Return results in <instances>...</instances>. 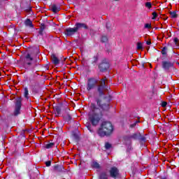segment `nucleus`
I'll return each instance as SVG.
<instances>
[{
  "label": "nucleus",
  "mask_w": 179,
  "mask_h": 179,
  "mask_svg": "<svg viewBox=\"0 0 179 179\" xmlns=\"http://www.w3.org/2000/svg\"><path fill=\"white\" fill-rule=\"evenodd\" d=\"M61 111H62L61 107L56 106L55 108V115H61Z\"/></svg>",
  "instance_id": "nucleus-14"
},
{
  "label": "nucleus",
  "mask_w": 179,
  "mask_h": 179,
  "mask_svg": "<svg viewBox=\"0 0 179 179\" xmlns=\"http://www.w3.org/2000/svg\"><path fill=\"white\" fill-rule=\"evenodd\" d=\"M138 139H140V141H143V142H145V141H146V138H145V137H141V136H139V138Z\"/></svg>",
  "instance_id": "nucleus-34"
},
{
  "label": "nucleus",
  "mask_w": 179,
  "mask_h": 179,
  "mask_svg": "<svg viewBox=\"0 0 179 179\" xmlns=\"http://www.w3.org/2000/svg\"><path fill=\"white\" fill-rule=\"evenodd\" d=\"M99 179H108L107 177V173H101V175L99 176Z\"/></svg>",
  "instance_id": "nucleus-20"
},
{
  "label": "nucleus",
  "mask_w": 179,
  "mask_h": 179,
  "mask_svg": "<svg viewBox=\"0 0 179 179\" xmlns=\"http://www.w3.org/2000/svg\"><path fill=\"white\" fill-rule=\"evenodd\" d=\"M51 59L52 62H53L55 65H58V64H59V59H58V57L55 56V55H52Z\"/></svg>",
  "instance_id": "nucleus-13"
},
{
  "label": "nucleus",
  "mask_w": 179,
  "mask_h": 179,
  "mask_svg": "<svg viewBox=\"0 0 179 179\" xmlns=\"http://www.w3.org/2000/svg\"><path fill=\"white\" fill-rule=\"evenodd\" d=\"M138 122H139L136 121L134 123L131 124L130 125L131 128H134V127H136V124H138Z\"/></svg>",
  "instance_id": "nucleus-29"
},
{
  "label": "nucleus",
  "mask_w": 179,
  "mask_h": 179,
  "mask_svg": "<svg viewBox=\"0 0 179 179\" xmlns=\"http://www.w3.org/2000/svg\"><path fill=\"white\" fill-rule=\"evenodd\" d=\"M152 20H155L156 19V17H157V13L156 12H153L152 13Z\"/></svg>",
  "instance_id": "nucleus-28"
},
{
  "label": "nucleus",
  "mask_w": 179,
  "mask_h": 179,
  "mask_svg": "<svg viewBox=\"0 0 179 179\" xmlns=\"http://www.w3.org/2000/svg\"><path fill=\"white\" fill-rule=\"evenodd\" d=\"M99 82V80L91 78H89L87 83V92H90L91 90H93L97 87V83Z\"/></svg>",
  "instance_id": "nucleus-4"
},
{
  "label": "nucleus",
  "mask_w": 179,
  "mask_h": 179,
  "mask_svg": "<svg viewBox=\"0 0 179 179\" xmlns=\"http://www.w3.org/2000/svg\"><path fill=\"white\" fill-rule=\"evenodd\" d=\"M113 131H114V128L111 122H103L98 130V135H99V136H108V135L113 134Z\"/></svg>",
  "instance_id": "nucleus-2"
},
{
  "label": "nucleus",
  "mask_w": 179,
  "mask_h": 179,
  "mask_svg": "<svg viewBox=\"0 0 179 179\" xmlns=\"http://www.w3.org/2000/svg\"><path fill=\"white\" fill-rule=\"evenodd\" d=\"M170 15L171 17H173V18L177 17V13H176L175 11L171 12Z\"/></svg>",
  "instance_id": "nucleus-24"
},
{
  "label": "nucleus",
  "mask_w": 179,
  "mask_h": 179,
  "mask_svg": "<svg viewBox=\"0 0 179 179\" xmlns=\"http://www.w3.org/2000/svg\"><path fill=\"white\" fill-rule=\"evenodd\" d=\"M166 106H167V102H162V107H166Z\"/></svg>",
  "instance_id": "nucleus-35"
},
{
  "label": "nucleus",
  "mask_w": 179,
  "mask_h": 179,
  "mask_svg": "<svg viewBox=\"0 0 179 179\" xmlns=\"http://www.w3.org/2000/svg\"><path fill=\"white\" fill-rule=\"evenodd\" d=\"M139 136H141V134H134L133 135L130 136V138H131V139H139Z\"/></svg>",
  "instance_id": "nucleus-19"
},
{
  "label": "nucleus",
  "mask_w": 179,
  "mask_h": 179,
  "mask_svg": "<svg viewBox=\"0 0 179 179\" xmlns=\"http://www.w3.org/2000/svg\"><path fill=\"white\" fill-rule=\"evenodd\" d=\"M31 61H33V57L28 53L24 58L21 59L20 64L23 68L28 69L31 65Z\"/></svg>",
  "instance_id": "nucleus-3"
},
{
  "label": "nucleus",
  "mask_w": 179,
  "mask_h": 179,
  "mask_svg": "<svg viewBox=\"0 0 179 179\" xmlns=\"http://www.w3.org/2000/svg\"><path fill=\"white\" fill-rule=\"evenodd\" d=\"M110 177L116 178V177H118V174H120V171H118V169L115 166L112 167L110 171Z\"/></svg>",
  "instance_id": "nucleus-7"
},
{
  "label": "nucleus",
  "mask_w": 179,
  "mask_h": 179,
  "mask_svg": "<svg viewBox=\"0 0 179 179\" xmlns=\"http://www.w3.org/2000/svg\"><path fill=\"white\" fill-rule=\"evenodd\" d=\"M144 27H145V29H152V24L147 23L145 24Z\"/></svg>",
  "instance_id": "nucleus-26"
},
{
  "label": "nucleus",
  "mask_w": 179,
  "mask_h": 179,
  "mask_svg": "<svg viewBox=\"0 0 179 179\" xmlns=\"http://www.w3.org/2000/svg\"><path fill=\"white\" fill-rule=\"evenodd\" d=\"M137 49L138 50H142V43H138L137 44Z\"/></svg>",
  "instance_id": "nucleus-30"
},
{
  "label": "nucleus",
  "mask_w": 179,
  "mask_h": 179,
  "mask_svg": "<svg viewBox=\"0 0 179 179\" xmlns=\"http://www.w3.org/2000/svg\"><path fill=\"white\" fill-rule=\"evenodd\" d=\"M108 40V38L106 36H103L101 38L102 43H107Z\"/></svg>",
  "instance_id": "nucleus-23"
},
{
  "label": "nucleus",
  "mask_w": 179,
  "mask_h": 179,
  "mask_svg": "<svg viewBox=\"0 0 179 179\" xmlns=\"http://www.w3.org/2000/svg\"><path fill=\"white\" fill-rule=\"evenodd\" d=\"M54 146H55V143H48L45 144V148L46 149H51V148H52Z\"/></svg>",
  "instance_id": "nucleus-17"
},
{
  "label": "nucleus",
  "mask_w": 179,
  "mask_h": 179,
  "mask_svg": "<svg viewBox=\"0 0 179 179\" xmlns=\"http://www.w3.org/2000/svg\"><path fill=\"white\" fill-rule=\"evenodd\" d=\"M69 120H71V115H68Z\"/></svg>",
  "instance_id": "nucleus-37"
},
{
  "label": "nucleus",
  "mask_w": 179,
  "mask_h": 179,
  "mask_svg": "<svg viewBox=\"0 0 179 179\" xmlns=\"http://www.w3.org/2000/svg\"><path fill=\"white\" fill-rule=\"evenodd\" d=\"M111 148V144H110L109 143H106L105 144V148L108 150Z\"/></svg>",
  "instance_id": "nucleus-27"
},
{
  "label": "nucleus",
  "mask_w": 179,
  "mask_h": 179,
  "mask_svg": "<svg viewBox=\"0 0 179 179\" xmlns=\"http://www.w3.org/2000/svg\"><path fill=\"white\" fill-rule=\"evenodd\" d=\"M174 64L170 61H163L162 62V68L165 71H169L170 68H173Z\"/></svg>",
  "instance_id": "nucleus-6"
},
{
  "label": "nucleus",
  "mask_w": 179,
  "mask_h": 179,
  "mask_svg": "<svg viewBox=\"0 0 179 179\" xmlns=\"http://www.w3.org/2000/svg\"><path fill=\"white\" fill-rule=\"evenodd\" d=\"M109 67L110 64H108V63L104 62L101 63L99 66L101 72H104V71H107V69H108Z\"/></svg>",
  "instance_id": "nucleus-9"
},
{
  "label": "nucleus",
  "mask_w": 179,
  "mask_h": 179,
  "mask_svg": "<svg viewBox=\"0 0 179 179\" xmlns=\"http://www.w3.org/2000/svg\"><path fill=\"white\" fill-rule=\"evenodd\" d=\"M51 10L54 13H58V12L61 10V6L59 5L53 4L51 6Z\"/></svg>",
  "instance_id": "nucleus-10"
},
{
  "label": "nucleus",
  "mask_w": 179,
  "mask_h": 179,
  "mask_svg": "<svg viewBox=\"0 0 179 179\" xmlns=\"http://www.w3.org/2000/svg\"><path fill=\"white\" fill-rule=\"evenodd\" d=\"M104 90H108V87L105 88L101 85L98 86V92H99V96H104Z\"/></svg>",
  "instance_id": "nucleus-11"
},
{
  "label": "nucleus",
  "mask_w": 179,
  "mask_h": 179,
  "mask_svg": "<svg viewBox=\"0 0 179 179\" xmlns=\"http://www.w3.org/2000/svg\"><path fill=\"white\" fill-rule=\"evenodd\" d=\"M99 106V108L97 107ZM110 108L108 103H104L101 105V101L100 99L96 100V105L92 103L91 110L88 114V118L94 127H96L100 120L103 117V111H107Z\"/></svg>",
  "instance_id": "nucleus-1"
},
{
  "label": "nucleus",
  "mask_w": 179,
  "mask_h": 179,
  "mask_svg": "<svg viewBox=\"0 0 179 179\" xmlns=\"http://www.w3.org/2000/svg\"><path fill=\"white\" fill-rule=\"evenodd\" d=\"M106 27L107 29H108V24H106Z\"/></svg>",
  "instance_id": "nucleus-39"
},
{
  "label": "nucleus",
  "mask_w": 179,
  "mask_h": 179,
  "mask_svg": "<svg viewBox=\"0 0 179 179\" xmlns=\"http://www.w3.org/2000/svg\"><path fill=\"white\" fill-rule=\"evenodd\" d=\"M66 110L67 111H69V108H66Z\"/></svg>",
  "instance_id": "nucleus-38"
},
{
  "label": "nucleus",
  "mask_w": 179,
  "mask_h": 179,
  "mask_svg": "<svg viewBox=\"0 0 179 179\" xmlns=\"http://www.w3.org/2000/svg\"><path fill=\"white\" fill-rule=\"evenodd\" d=\"M24 97H25V99H29V90L27 87L24 88Z\"/></svg>",
  "instance_id": "nucleus-16"
},
{
  "label": "nucleus",
  "mask_w": 179,
  "mask_h": 179,
  "mask_svg": "<svg viewBox=\"0 0 179 179\" xmlns=\"http://www.w3.org/2000/svg\"><path fill=\"white\" fill-rule=\"evenodd\" d=\"M115 1H118V0H115Z\"/></svg>",
  "instance_id": "nucleus-40"
},
{
  "label": "nucleus",
  "mask_w": 179,
  "mask_h": 179,
  "mask_svg": "<svg viewBox=\"0 0 179 179\" xmlns=\"http://www.w3.org/2000/svg\"><path fill=\"white\" fill-rule=\"evenodd\" d=\"M64 169V166H55V170H57L58 171H62V170Z\"/></svg>",
  "instance_id": "nucleus-22"
},
{
  "label": "nucleus",
  "mask_w": 179,
  "mask_h": 179,
  "mask_svg": "<svg viewBox=\"0 0 179 179\" xmlns=\"http://www.w3.org/2000/svg\"><path fill=\"white\" fill-rule=\"evenodd\" d=\"M173 41H174V43H175V44L177 45V44H178V38H175L174 39H173Z\"/></svg>",
  "instance_id": "nucleus-33"
},
{
  "label": "nucleus",
  "mask_w": 179,
  "mask_h": 179,
  "mask_svg": "<svg viewBox=\"0 0 179 179\" xmlns=\"http://www.w3.org/2000/svg\"><path fill=\"white\" fill-rule=\"evenodd\" d=\"M25 25L28 26V27H33V22L29 19H27L25 21Z\"/></svg>",
  "instance_id": "nucleus-15"
},
{
  "label": "nucleus",
  "mask_w": 179,
  "mask_h": 179,
  "mask_svg": "<svg viewBox=\"0 0 179 179\" xmlns=\"http://www.w3.org/2000/svg\"><path fill=\"white\" fill-rule=\"evenodd\" d=\"M92 166L94 169H100V164H99V163L96 162H93L92 164Z\"/></svg>",
  "instance_id": "nucleus-18"
},
{
  "label": "nucleus",
  "mask_w": 179,
  "mask_h": 179,
  "mask_svg": "<svg viewBox=\"0 0 179 179\" xmlns=\"http://www.w3.org/2000/svg\"><path fill=\"white\" fill-rule=\"evenodd\" d=\"M87 128L90 131V132H93V129H92V126L88 125L87 126Z\"/></svg>",
  "instance_id": "nucleus-31"
},
{
  "label": "nucleus",
  "mask_w": 179,
  "mask_h": 179,
  "mask_svg": "<svg viewBox=\"0 0 179 179\" xmlns=\"http://www.w3.org/2000/svg\"><path fill=\"white\" fill-rule=\"evenodd\" d=\"M146 44H147V45H150L152 44V43L149 41H147Z\"/></svg>",
  "instance_id": "nucleus-36"
},
{
  "label": "nucleus",
  "mask_w": 179,
  "mask_h": 179,
  "mask_svg": "<svg viewBox=\"0 0 179 179\" xmlns=\"http://www.w3.org/2000/svg\"><path fill=\"white\" fill-rule=\"evenodd\" d=\"M76 29L78 30H79V29H87V26L85 24L83 23H80V22H78L75 25Z\"/></svg>",
  "instance_id": "nucleus-12"
},
{
  "label": "nucleus",
  "mask_w": 179,
  "mask_h": 179,
  "mask_svg": "<svg viewBox=\"0 0 179 179\" xmlns=\"http://www.w3.org/2000/svg\"><path fill=\"white\" fill-rule=\"evenodd\" d=\"M99 86H102V87H107V86H106V80L104 79H102L101 81H100V85Z\"/></svg>",
  "instance_id": "nucleus-21"
},
{
  "label": "nucleus",
  "mask_w": 179,
  "mask_h": 179,
  "mask_svg": "<svg viewBox=\"0 0 179 179\" xmlns=\"http://www.w3.org/2000/svg\"><path fill=\"white\" fill-rule=\"evenodd\" d=\"M46 167H50L51 166V161H48L45 162Z\"/></svg>",
  "instance_id": "nucleus-32"
},
{
  "label": "nucleus",
  "mask_w": 179,
  "mask_h": 179,
  "mask_svg": "<svg viewBox=\"0 0 179 179\" xmlns=\"http://www.w3.org/2000/svg\"><path fill=\"white\" fill-rule=\"evenodd\" d=\"M20 108H22V98H17L15 101V110L13 113L14 117H17L20 114Z\"/></svg>",
  "instance_id": "nucleus-5"
},
{
  "label": "nucleus",
  "mask_w": 179,
  "mask_h": 179,
  "mask_svg": "<svg viewBox=\"0 0 179 179\" xmlns=\"http://www.w3.org/2000/svg\"><path fill=\"white\" fill-rule=\"evenodd\" d=\"M145 6L148 8V9H150V8H152V3L146 2L145 3Z\"/></svg>",
  "instance_id": "nucleus-25"
},
{
  "label": "nucleus",
  "mask_w": 179,
  "mask_h": 179,
  "mask_svg": "<svg viewBox=\"0 0 179 179\" xmlns=\"http://www.w3.org/2000/svg\"><path fill=\"white\" fill-rule=\"evenodd\" d=\"M77 32H78V31L76 29V27L67 28L65 31V34H66V36H73V34H75V33H77Z\"/></svg>",
  "instance_id": "nucleus-8"
}]
</instances>
